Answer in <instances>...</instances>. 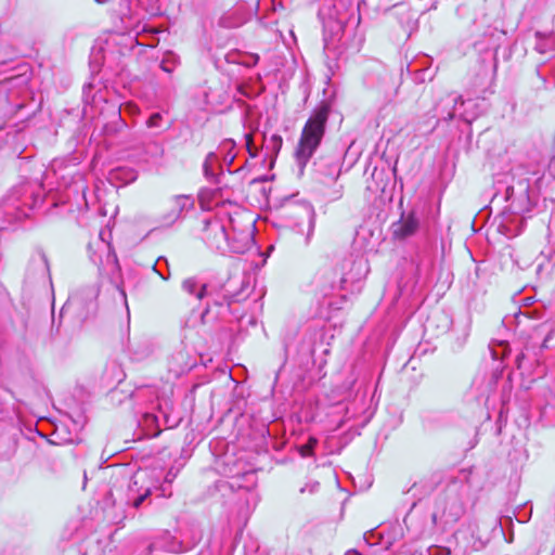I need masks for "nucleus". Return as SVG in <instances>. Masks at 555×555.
<instances>
[{
	"label": "nucleus",
	"instance_id": "1",
	"mask_svg": "<svg viewBox=\"0 0 555 555\" xmlns=\"http://www.w3.org/2000/svg\"><path fill=\"white\" fill-rule=\"evenodd\" d=\"M327 119L328 108L321 106L306 121L296 149V158L301 167L308 163L321 144Z\"/></svg>",
	"mask_w": 555,
	"mask_h": 555
},
{
	"label": "nucleus",
	"instance_id": "14",
	"mask_svg": "<svg viewBox=\"0 0 555 555\" xmlns=\"http://www.w3.org/2000/svg\"><path fill=\"white\" fill-rule=\"evenodd\" d=\"M245 141H246V147L251 157L256 156V152L253 151L251 144H253V135L250 133L245 134Z\"/></svg>",
	"mask_w": 555,
	"mask_h": 555
},
{
	"label": "nucleus",
	"instance_id": "8",
	"mask_svg": "<svg viewBox=\"0 0 555 555\" xmlns=\"http://www.w3.org/2000/svg\"><path fill=\"white\" fill-rule=\"evenodd\" d=\"M182 289L201 300L206 296L207 285L201 283L196 278H188L182 282Z\"/></svg>",
	"mask_w": 555,
	"mask_h": 555
},
{
	"label": "nucleus",
	"instance_id": "4",
	"mask_svg": "<svg viewBox=\"0 0 555 555\" xmlns=\"http://www.w3.org/2000/svg\"><path fill=\"white\" fill-rule=\"evenodd\" d=\"M143 474H135L128 485L127 504L139 508L144 500L151 494V487L144 486Z\"/></svg>",
	"mask_w": 555,
	"mask_h": 555
},
{
	"label": "nucleus",
	"instance_id": "7",
	"mask_svg": "<svg viewBox=\"0 0 555 555\" xmlns=\"http://www.w3.org/2000/svg\"><path fill=\"white\" fill-rule=\"evenodd\" d=\"M420 222L416 216L411 212L403 216L399 221L391 225L392 234L396 238L403 240L413 235L418 229Z\"/></svg>",
	"mask_w": 555,
	"mask_h": 555
},
{
	"label": "nucleus",
	"instance_id": "5",
	"mask_svg": "<svg viewBox=\"0 0 555 555\" xmlns=\"http://www.w3.org/2000/svg\"><path fill=\"white\" fill-rule=\"evenodd\" d=\"M232 233H229V253L243 254L249 249L253 244L250 230H237L234 224L230 225Z\"/></svg>",
	"mask_w": 555,
	"mask_h": 555
},
{
	"label": "nucleus",
	"instance_id": "16",
	"mask_svg": "<svg viewBox=\"0 0 555 555\" xmlns=\"http://www.w3.org/2000/svg\"><path fill=\"white\" fill-rule=\"evenodd\" d=\"M271 141L275 149L279 150L282 146V138L280 135H276V134L272 135Z\"/></svg>",
	"mask_w": 555,
	"mask_h": 555
},
{
	"label": "nucleus",
	"instance_id": "15",
	"mask_svg": "<svg viewBox=\"0 0 555 555\" xmlns=\"http://www.w3.org/2000/svg\"><path fill=\"white\" fill-rule=\"evenodd\" d=\"M307 220H308V227H309L307 236L309 237L311 235V233L313 231V227H314L313 214L311 211L307 212Z\"/></svg>",
	"mask_w": 555,
	"mask_h": 555
},
{
	"label": "nucleus",
	"instance_id": "3",
	"mask_svg": "<svg viewBox=\"0 0 555 555\" xmlns=\"http://www.w3.org/2000/svg\"><path fill=\"white\" fill-rule=\"evenodd\" d=\"M194 207V199L189 195H176L164 203L163 211L158 217L160 227L168 228L180 220L183 215Z\"/></svg>",
	"mask_w": 555,
	"mask_h": 555
},
{
	"label": "nucleus",
	"instance_id": "10",
	"mask_svg": "<svg viewBox=\"0 0 555 555\" xmlns=\"http://www.w3.org/2000/svg\"><path fill=\"white\" fill-rule=\"evenodd\" d=\"M234 146H235V143L232 140H225L219 146L220 153H223V163L227 166H230L233 163V160L235 159V154L232 153Z\"/></svg>",
	"mask_w": 555,
	"mask_h": 555
},
{
	"label": "nucleus",
	"instance_id": "20",
	"mask_svg": "<svg viewBox=\"0 0 555 555\" xmlns=\"http://www.w3.org/2000/svg\"><path fill=\"white\" fill-rule=\"evenodd\" d=\"M506 196H507V198H512L514 196V186L507 188Z\"/></svg>",
	"mask_w": 555,
	"mask_h": 555
},
{
	"label": "nucleus",
	"instance_id": "6",
	"mask_svg": "<svg viewBox=\"0 0 555 555\" xmlns=\"http://www.w3.org/2000/svg\"><path fill=\"white\" fill-rule=\"evenodd\" d=\"M337 278L338 272L335 269H322L314 275L313 284L323 296H327L338 288Z\"/></svg>",
	"mask_w": 555,
	"mask_h": 555
},
{
	"label": "nucleus",
	"instance_id": "25",
	"mask_svg": "<svg viewBox=\"0 0 555 555\" xmlns=\"http://www.w3.org/2000/svg\"><path fill=\"white\" fill-rule=\"evenodd\" d=\"M347 555H361V554H359V553H358V552H356V551H352V552H349Z\"/></svg>",
	"mask_w": 555,
	"mask_h": 555
},
{
	"label": "nucleus",
	"instance_id": "21",
	"mask_svg": "<svg viewBox=\"0 0 555 555\" xmlns=\"http://www.w3.org/2000/svg\"><path fill=\"white\" fill-rule=\"evenodd\" d=\"M550 338H551V334H548V335L545 337V339H544V341H543V344H542V347H543V348H547V341L550 340Z\"/></svg>",
	"mask_w": 555,
	"mask_h": 555
},
{
	"label": "nucleus",
	"instance_id": "22",
	"mask_svg": "<svg viewBox=\"0 0 555 555\" xmlns=\"http://www.w3.org/2000/svg\"><path fill=\"white\" fill-rule=\"evenodd\" d=\"M459 102H461L462 104L464 103V101H463L462 96H459V98L455 100V105H456Z\"/></svg>",
	"mask_w": 555,
	"mask_h": 555
},
{
	"label": "nucleus",
	"instance_id": "24",
	"mask_svg": "<svg viewBox=\"0 0 555 555\" xmlns=\"http://www.w3.org/2000/svg\"><path fill=\"white\" fill-rule=\"evenodd\" d=\"M437 518H438L437 514H433V522H434V524H436V522H437Z\"/></svg>",
	"mask_w": 555,
	"mask_h": 555
},
{
	"label": "nucleus",
	"instance_id": "11",
	"mask_svg": "<svg viewBox=\"0 0 555 555\" xmlns=\"http://www.w3.org/2000/svg\"><path fill=\"white\" fill-rule=\"evenodd\" d=\"M238 14V11H233V12H229L227 13L225 15H223L220 20V24L223 26V27H227V28H235V27H238L241 26L242 24L245 23V20L243 17H235L234 20H232L234 16H236Z\"/></svg>",
	"mask_w": 555,
	"mask_h": 555
},
{
	"label": "nucleus",
	"instance_id": "19",
	"mask_svg": "<svg viewBox=\"0 0 555 555\" xmlns=\"http://www.w3.org/2000/svg\"><path fill=\"white\" fill-rule=\"evenodd\" d=\"M176 478V474H172L171 472H168L166 477H165V482H172V480Z\"/></svg>",
	"mask_w": 555,
	"mask_h": 555
},
{
	"label": "nucleus",
	"instance_id": "23",
	"mask_svg": "<svg viewBox=\"0 0 555 555\" xmlns=\"http://www.w3.org/2000/svg\"><path fill=\"white\" fill-rule=\"evenodd\" d=\"M524 193H525V196L527 197V193H528V184H526L522 189Z\"/></svg>",
	"mask_w": 555,
	"mask_h": 555
},
{
	"label": "nucleus",
	"instance_id": "12",
	"mask_svg": "<svg viewBox=\"0 0 555 555\" xmlns=\"http://www.w3.org/2000/svg\"><path fill=\"white\" fill-rule=\"evenodd\" d=\"M318 444V440L313 437L309 438L308 442L300 448V454L302 456L312 455L314 447Z\"/></svg>",
	"mask_w": 555,
	"mask_h": 555
},
{
	"label": "nucleus",
	"instance_id": "2",
	"mask_svg": "<svg viewBox=\"0 0 555 555\" xmlns=\"http://www.w3.org/2000/svg\"><path fill=\"white\" fill-rule=\"evenodd\" d=\"M233 219L214 218L205 221L203 230V240L207 246L220 254L229 253V227L232 225Z\"/></svg>",
	"mask_w": 555,
	"mask_h": 555
},
{
	"label": "nucleus",
	"instance_id": "18",
	"mask_svg": "<svg viewBox=\"0 0 555 555\" xmlns=\"http://www.w3.org/2000/svg\"><path fill=\"white\" fill-rule=\"evenodd\" d=\"M307 488H308L309 492L313 493V492H315L318 490L319 482L315 481V482H313L311 485H308Z\"/></svg>",
	"mask_w": 555,
	"mask_h": 555
},
{
	"label": "nucleus",
	"instance_id": "13",
	"mask_svg": "<svg viewBox=\"0 0 555 555\" xmlns=\"http://www.w3.org/2000/svg\"><path fill=\"white\" fill-rule=\"evenodd\" d=\"M163 117L159 113H154L150 116V118L146 121V126L149 128H156L160 126Z\"/></svg>",
	"mask_w": 555,
	"mask_h": 555
},
{
	"label": "nucleus",
	"instance_id": "17",
	"mask_svg": "<svg viewBox=\"0 0 555 555\" xmlns=\"http://www.w3.org/2000/svg\"><path fill=\"white\" fill-rule=\"evenodd\" d=\"M207 195H208V193H206V192L201 193V196H199L201 205L204 208L211 209V205L210 204H206V196Z\"/></svg>",
	"mask_w": 555,
	"mask_h": 555
},
{
	"label": "nucleus",
	"instance_id": "9",
	"mask_svg": "<svg viewBox=\"0 0 555 555\" xmlns=\"http://www.w3.org/2000/svg\"><path fill=\"white\" fill-rule=\"evenodd\" d=\"M218 166V155L215 152H210L207 154L204 164L203 170L204 175L207 179L215 181L216 180V168Z\"/></svg>",
	"mask_w": 555,
	"mask_h": 555
}]
</instances>
